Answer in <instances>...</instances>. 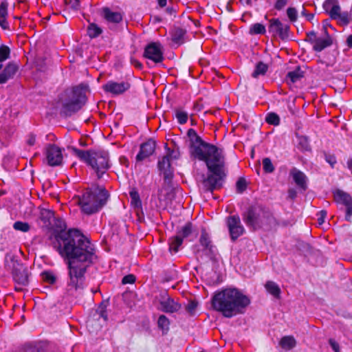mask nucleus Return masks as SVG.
I'll return each instance as SVG.
<instances>
[{
  "mask_svg": "<svg viewBox=\"0 0 352 352\" xmlns=\"http://www.w3.org/2000/svg\"><path fill=\"white\" fill-rule=\"evenodd\" d=\"M60 232L56 235L57 250L60 256L67 259L69 280L68 291L82 289L85 284V274L87 267L96 258L95 250L91 242L78 230L63 231L66 228L64 221L56 219L53 221Z\"/></svg>",
  "mask_w": 352,
  "mask_h": 352,
  "instance_id": "f257e3e1",
  "label": "nucleus"
},
{
  "mask_svg": "<svg viewBox=\"0 0 352 352\" xmlns=\"http://www.w3.org/2000/svg\"><path fill=\"white\" fill-rule=\"evenodd\" d=\"M190 153L192 158L206 163L210 174L206 177L204 173H196V180L203 183L210 190L219 187L222 178L224 157L221 148L203 141L194 129H189Z\"/></svg>",
  "mask_w": 352,
  "mask_h": 352,
  "instance_id": "f03ea898",
  "label": "nucleus"
},
{
  "mask_svg": "<svg viewBox=\"0 0 352 352\" xmlns=\"http://www.w3.org/2000/svg\"><path fill=\"white\" fill-rule=\"evenodd\" d=\"M250 303L249 298L236 288H226L218 291L212 299L214 309L221 312L226 318L242 314Z\"/></svg>",
  "mask_w": 352,
  "mask_h": 352,
  "instance_id": "7ed1b4c3",
  "label": "nucleus"
},
{
  "mask_svg": "<svg viewBox=\"0 0 352 352\" xmlns=\"http://www.w3.org/2000/svg\"><path fill=\"white\" fill-rule=\"evenodd\" d=\"M108 192L102 186H93L87 190L78 199L82 211L87 214L98 212L107 203Z\"/></svg>",
  "mask_w": 352,
  "mask_h": 352,
  "instance_id": "20e7f679",
  "label": "nucleus"
},
{
  "mask_svg": "<svg viewBox=\"0 0 352 352\" xmlns=\"http://www.w3.org/2000/svg\"><path fill=\"white\" fill-rule=\"evenodd\" d=\"M87 89L86 85H80L73 89H67L58 101L62 112L67 116L80 109L86 102Z\"/></svg>",
  "mask_w": 352,
  "mask_h": 352,
  "instance_id": "39448f33",
  "label": "nucleus"
},
{
  "mask_svg": "<svg viewBox=\"0 0 352 352\" xmlns=\"http://www.w3.org/2000/svg\"><path fill=\"white\" fill-rule=\"evenodd\" d=\"M73 151L76 157L91 167L98 178H100L109 168V155L105 151L78 148H74Z\"/></svg>",
  "mask_w": 352,
  "mask_h": 352,
  "instance_id": "423d86ee",
  "label": "nucleus"
},
{
  "mask_svg": "<svg viewBox=\"0 0 352 352\" xmlns=\"http://www.w3.org/2000/svg\"><path fill=\"white\" fill-rule=\"evenodd\" d=\"M6 265L12 269L14 281L19 286H25L29 282V274L26 267L19 263L12 254H6Z\"/></svg>",
  "mask_w": 352,
  "mask_h": 352,
  "instance_id": "0eeeda50",
  "label": "nucleus"
},
{
  "mask_svg": "<svg viewBox=\"0 0 352 352\" xmlns=\"http://www.w3.org/2000/svg\"><path fill=\"white\" fill-rule=\"evenodd\" d=\"M177 153L174 151L168 150L166 155L163 156L158 161V168L160 173L163 175L165 181H170L173 177V169L170 162L172 159H176Z\"/></svg>",
  "mask_w": 352,
  "mask_h": 352,
  "instance_id": "6e6552de",
  "label": "nucleus"
},
{
  "mask_svg": "<svg viewBox=\"0 0 352 352\" xmlns=\"http://www.w3.org/2000/svg\"><path fill=\"white\" fill-rule=\"evenodd\" d=\"M323 8L331 19H340L345 23L349 22L348 13H341V9L337 0H326L323 3Z\"/></svg>",
  "mask_w": 352,
  "mask_h": 352,
  "instance_id": "1a4fd4ad",
  "label": "nucleus"
},
{
  "mask_svg": "<svg viewBox=\"0 0 352 352\" xmlns=\"http://www.w3.org/2000/svg\"><path fill=\"white\" fill-rule=\"evenodd\" d=\"M269 32L273 36H278L282 40H286L289 38V25L282 23L278 19H272L270 21Z\"/></svg>",
  "mask_w": 352,
  "mask_h": 352,
  "instance_id": "9d476101",
  "label": "nucleus"
},
{
  "mask_svg": "<svg viewBox=\"0 0 352 352\" xmlns=\"http://www.w3.org/2000/svg\"><path fill=\"white\" fill-rule=\"evenodd\" d=\"M192 233L191 223H186L184 226L177 235L172 237L169 241V250L170 252H177L179 246L182 244L183 240L188 238Z\"/></svg>",
  "mask_w": 352,
  "mask_h": 352,
  "instance_id": "9b49d317",
  "label": "nucleus"
},
{
  "mask_svg": "<svg viewBox=\"0 0 352 352\" xmlns=\"http://www.w3.org/2000/svg\"><path fill=\"white\" fill-rule=\"evenodd\" d=\"M144 56L148 60L155 63H161L163 59V50L159 43H151L144 49Z\"/></svg>",
  "mask_w": 352,
  "mask_h": 352,
  "instance_id": "f8f14e48",
  "label": "nucleus"
},
{
  "mask_svg": "<svg viewBox=\"0 0 352 352\" xmlns=\"http://www.w3.org/2000/svg\"><path fill=\"white\" fill-rule=\"evenodd\" d=\"M131 87V85L127 81L116 82L114 80H109L102 85L104 92L111 94L112 96H118L124 94Z\"/></svg>",
  "mask_w": 352,
  "mask_h": 352,
  "instance_id": "ddd939ff",
  "label": "nucleus"
},
{
  "mask_svg": "<svg viewBox=\"0 0 352 352\" xmlns=\"http://www.w3.org/2000/svg\"><path fill=\"white\" fill-rule=\"evenodd\" d=\"M45 155L47 163L51 166H58L63 162L62 150L54 144L47 145L45 148Z\"/></svg>",
  "mask_w": 352,
  "mask_h": 352,
  "instance_id": "4468645a",
  "label": "nucleus"
},
{
  "mask_svg": "<svg viewBox=\"0 0 352 352\" xmlns=\"http://www.w3.org/2000/svg\"><path fill=\"white\" fill-rule=\"evenodd\" d=\"M263 212L256 208H250L245 214L243 219L247 226L254 229L258 228L263 225L261 214Z\"/></svg>",
  "mask_w": 352,
  "mask_h": 352,
  "instance_id": "2eb2a0df",
  "label": "nucleus"
},
{
  "mask_svg": "<svg viewBox=\"0 0 352 352\" xmlns=\"http://www.w3.org/2000/svg\"><path fill=\"white\" fill-rule=\"evenodd\" d=\"M227 226L230 232L232 240L234 241L241 236L245 229L241 224L240 218L238 216H231L227 219Z\"/></svg>",
  "mask_w": 352,
  "mask_h": 352,
  "instance_id": "dca6fc26",
  "label": "nucleus"
},
{
  "mask_svg": "<svg viewBox=\"0 0 352 352\" xmlns=\"http://www.w3.org/2000/svg\"><path fill=\"white\" fill-rule=\"evenodd\" d=\"M155 143L154 141L150 140L140 146L139 153L136 156L138 161H142L145 158L151 156L155 151Z\"/></svg>",
  "mask_w": 352,
  "mask_h": 352,
  "instance_id": "f3484780",
  "label": "nucleus"
},
{
  "mask_svg": "<svg viewBox=\"0 0 352 352\" xmlns=\"http://www.w3.org/2000/svg\"><path fill=\"white\" fill-rule=\"evenodd\" d=\"M2 66V64H0V70ZM17 69L18 67L15 63H9L0 73V84H4L8 80L12 78L16 73Z\"/></svg>",
  "mask_w": 352,
  "mask_h": 352,
  "instance_id": "a211bd4d",
  "label": "nucleus"
},
{
  "mask_svg": "<svg viewBox=\"0 0 352 352\" xmlns=\"http://www.w3.org/2000/svg\"><path fill=\"white\" fill-rule=\"evenodd\" d=\"M161 309L167 313H174L181 308V305L173 298L166 297L160 301Z\"/></svg>",
  "mask_w": 352,
  "mask_h": 352,
  "instance_id": "6ab92c4d",
  "label": "nucleus"
},
{
  "mask_svg": "<svg viewBox=\"0 0 352 352\" xmlns=\"http://www.w3.org/2000/svg\"><path fill=\"white\" fill-rule=\"evenodd\" d=\"M290 175L292 177L297 186L304 190L306 189L307 177L302 171L294 168L290 170Z\"/></svg>",
  "mask_w": 352,
  "mask_h": 352,
  "instance_id": "aec40b11",
  "label": "nucleus"
},
{
  "mask_svg": "<svg viewBox=\"0 0 352 352\" xmlns=\"http://www.w3.org/2000/svg\"><path fill=\"white\" fill-rule=\"evenodd\" d=\"M333 197L337 203L343 204L345 206L352 203L351 196L340 189H337L333 192Z\"/></svg>",
  "mask_w": 352,
  "mask_h": 352,
  "instance_id": "412c9836",
  "label": "nucleus"
},
{
  "mask_svg": "<svg viewBox=\"0 0 352 352\" xmlns=\"http://www.w3.org/2000/svg\"><path fill=\"white\" fill-rule=\"evenodd\" d=\"M8 3L6 1H3L0 3V27L3 30L9 29V23L7 21L8 16Z\"/></svg>",
  "mask_w": 352,
  "mask_h": 352,
  "instance_id": "4be33fe9",
  "label": "nucleus"
},
{
  "mask_svg": "<svg viewBox=\"0 0 352 352\" xmlns=\"http://www.w3.org/2000/svg\"><path fill=\"white\" fill-rule=\"evenodd\" d=\"M102 12L104 19L109 22L118 23L122 20V15L119 12H113L108 8H105Z\"/></svg>",
  "mask_w": 352,
  "mask_h": 352,
  "instance_id": "5701e85b",
  "label": "nucleus"
},
{
  "mask_svg": "<svg viewBox=\"0 0 352 352\" xmlns=\"http://www.w3.org/2000/svg\"><path fill=\"white\" fill-rule=\"evenodd\" d=\"M331 39L329 35L325 37H318L314 41V49L317 52H320L324 48L331 45Z\"/></svg>",
  "mask_w": 352,
  "mask_h": 352,
  "instance_id": "b1692460",
  "label": "nucleus"
},
{
  "mask_svg": "<svg viewBox=\"0 0 352 352\" xmlns=\"http://www.w3.org/2000/svg\"><path fill=\"white\" fill-rule=\"evenodd\" d=\"M46 350L45 342L29 343L24 346L23 352H45Z\"/></svg>",
  "mask_w": 352,
  "mask_h": 352,
  "instance_id": "393cba45",
  "label": "nucleus"
},
{
  "mask_svg": "<svg viewBox=\"0 0 352 352\" xmlns=\"http://www.w3.org/2000/svg\"><path fill=\"white\" fill-rule=\"evenodd\" d=\"M40 217L46 226H52L53 221H55L54 212L47 209H42L40 212Z\"/></svg>",
  "mask_w": 352,
  "mask_h": 352,
  "instance_id": "a878e982",
  "label": "nucleus"
},
{
  "mask_svg": "<svg viewBox=\"0 0 352 352\" xmlns=\"http://www.w3.org/2000/svg\"><path fill=\"white\" fill-rule=\"evenodd\" d=\"M265 287L268 293L272 295L274 297L278 298L280 296V289L278 285L273 281H267Z\"/></svg>",
  "mask_w": 352,
  "mask_h": 352,
  "instance_id": "bb28decb",
  "label": "nucleus"
},
{
  "mask_svg": "<svg viewBox=\"0 0 352 352\" xmlns=\"http://www.w3.org/2000/svg\"><path fill=\"white\" fill-rule=\"evenodd\" d=\"M280 344L283 349L289 350L296 345V340L292 336H285L280 340Z\"/></svg>",
  "mask_w": 352,
  "mask_h": 352,
  "instance_id": "cd10ccee",
  "label": "nucleus"
},
{
  "mask_svg": "<svg viewBox=\"0 0 352 352\" xmlns=\"http://www.w3.org/2000/svg\"><path fill=\"white\" fill-rule=\"evenodd\" d=\"M268 67L266 64L263 62H259L256 65L255 69L253 72L252 76L254 78H258L260 76H264L267 72Z\"/></svg>",
  "mask_w": 352,
  "mask_h": 352,
  "instance_id": "c85d7f7f",
  "label": "nucleus"
},
{
  "mask_svg": "<svg viewBox=\"0 0 352 352\" xmlns=\"http://www.w3.org/2000/svg\"><path fill=\"white\" fill-rule=\"evenodd\" d=\"M266 32L265 25L261 23H256L252 24L250 27L249 32L250 34H263Z\"/></svg>",
  "mask_w": 352,
  "mask_h": 352,
  "instance_id": "c756f323",
  "label": "nucleus"
},
{
  "mask_svg": "<svg viewBox=\"0 0 352 352\" xmlns=\"http://www.w3.org/2000/svg\"><path fill=\"white\" fill-rule=\"evenodd\" d=\"M175 116L181 124H185L188 120V113L181 108L175 109Z\"/></svg>",
  "mask_w": 352,
  "mask_h": 352,
  "instance_id": "7c9ffc66",
  "label": "nucleus"
},
{
  "mask_svg": "<svg viewBox=\"0 0 352 352\" xmlns=\"http://www.w3.org/2000/svg\"><path fill=\"white\" fill-rule=\"evenodd\" d=\"M157 324L159 328H160L163 331V332L167 331L169 329V320L164 315H162L159 317Z\"/></svg>",
  "mask_w": 352,
  "mask_h": 352,
  "instance_id": "2f4dec72",
  "label": "nucleus"
},
{
  "mask_svg": "<svg viewBox=\"0 0 352 352\" xmlns=\"http://www.w3.org/2000/svg\"><path fill=\"white\" fill-rule=\"evenodd\" d=\"M262 164L265 173H272V172H274L275 168L272 162V160L269 157L263 158Z\"/></svg>",
  "mask_w": 352,
  "mask_h": 352,
  "instance_id": "473e14b6",
  "label": "nucleus"
},
{
  "mask_svg": "<svg viewBox=\"0 0 352 352\" xmlns=\"http://www.w3.org/2000/svg\"><path fill=\"white\" fill-rule=\"evenodd\" d=\"M102 32L101 29L96 25L92 23L90 24L87 29V34L91 38L98 36Z\"/></svg>",
  "mask_w": 352,
  "mask_h": 352,
  "instance_id": "72a5a7b5",
  "label": "nucleus"
},
{
  "mask_svg": "<svg viewBox=\"0 0 352 352\" xmlns=\"http://www.w3.org/2000/svg\"><path fill=\"white\" fill-rule=\"evenodd\" d=\"M10 54V48L4 45L0 46V63H2L7 60Z\"/></svg>",
  "mask_w": 352,
  "mask_h": 352,
  "instance_id": "f704fd0d",
  "label": "nucleus"
},
{
  "mask_svg": "<svg viewBox=\"0 0 352 352\" xmlns=\"http://www.w3.org/2000/svg\"><path fill=\"white\" fill-rule=\"evenodd\" d=\"M265 120L267 123L277 126L280 123L279 116L275 113H270L267 115Z\"/></svg>",
  "mask_w": 352,
  "mask_h": 352,
  "instance_id": "c9c22d12",
  "label": "nucleus"
},
{
  "mask_svg": "<svg viewBox=\"0 0 352 352\" xmlns=\"http://www.w3.org/2000/svg\"><path fill=\"white\" fill-rule=\"evenodd\" d=\"M184 34L185 32L182 29L178 28L175 30L173 34V41L177 43H182Z\"/></svg>",
  "mask_w": 352,
  "mask_h": 352,
  "instance_id": "e433bc0d",
  "label": "nucleus"
},
{
  "mask_svg": "<svg viewBox=\"0 0 352 352\" xmlns=\"http://www.w3.org/2000/svg\"><path fill=\"white\" fill-rule=\"evenodd\" d=\"M302 76L299 70L289 72L287 75V79L289 80L292 82H297L299 79H300Z\"/></svg>",
  "mask_w": 352,
  "mask_h": 352,
  "instance_id": "4c0bfd02",
  "label": "nucleus"
},
{
  "mask_svg": "<svg viewBox=\"0 0 352 352\" xmlns=\"http://www.w3.org/2000/svg\"><path fill=\"white\" fill-rule=\"evenodd\" d=\"M200 243L202 246L212 251V246L210 244V241L206 234H202L200 238Z\"/></svg>",
  "mask_w": 352,
  "mask_h": 352,
  "instance_id": "58836bf2",
  "label": "nucleus"
},
{
  "mask_svg": "<svg viewBox=\"0 0 352 352\" xmlns=\"http://www.w3.org/2000/svg\"><path fill=\"white\" fill-rule=\"evenodd\" d=\"M130 197L131 198V204L133 205L135 208H140L141 206V201L140 200L138 192L135 191L131 192Z\"/></svg>",
  "mask_w": 352,
  "mask_h": 352,
  "instance_id": "ea45409f",
  "label": "nucleus"
},
{
  "mask_svg": "<svg viewBox=\"0 0 352 352\" xmlns=\"http://www.w3.org/2000/svg\"><path fill=\"white\" fill-rule=\"evenodd\" d=\"M13 227L15 230L22 232H27L30 229V226L27 223H23L21 221L15 222Z\"/></svg>",
  "mask_w": 352,
  "mask_h": 352,
  "instance_id": "a19ab883",
  "label": "nucleus"
},
{
  "mask_svg": "<svg viewBox=\"0 0 352 352\" xmlns=\"http://www.w3.org/2000/svg\"><path fill=\"white\" fill-rule=\"evenodd\" d=\"M287 15L290 21L295 22L297 20L298 12L294 8H289L287 10Z\"/></svg>",
  "mask_w": 352,
  "mask_h": 352,
  "instance_id": "79ce46f5",
  "label": "nucleus"
},
{
  "mask_svg": "<svg viewBox=\"0 0 352 352\" xmlns=\"http://www.w3.org/2000/svg\"><path fill=\"white\" fill-rule=\"evenodd\" d=\"M197 307V302L195 300H190L186 305V311L190 315H193Z\"/></svg>",
  "mask_w": 352,
  "mask_h": 352,
  "instance_id": "37998d69",
  "label": "nucleus"
},
{
  "mask_svg": "<svg viewBox=\"0 0 352 352\" xmlns=\"http://www.w3.org/2000/svg\"><path fill=\"white\" fill-rule=\"evenodd\" d=\"M42 276L45 280H46L50 283H53L56 280V277L54 276V275L52 272H43Z\"/></svg>",
  "mask_w": 352,
  "mask_h": 352,
  "instance_id": "c03bdc74",
  "label": "nucleus"
},
{
  "mask_svg": "<svg viewBox=\"0 0 352 352\" xmlns=\"http://www.w3.org/2000/svg\"><path fill=\"white\" fill-rule=\"evenodd\" d=\"M246 188V182L244 179H239L236 182V188L239 192H243Z\"/></svg>",
  "mask_w": 352,
  "mask_h": 352,
  "instance_id": "a18cd8bd",
  "label": "nucleus"
},
{
  "mask_svg": "<svg viewBox=\"0 0 352 352\" xmlns=\"http://www.w3.org/2000/svg\"><path fill=\"white\" fill-rule=\"evenodd\" d=\"M135 281V277L133 274H129L123 277L122 284H132Z\"/></svg>",
  "mask_w": 352,
  "mask_h": 352,
  "instance_id": "49530a36",
  "label": "nucleus"
},
{
  "mask_svg": "<svg viewBox=\"0 0 352 352\" xmlns=\"http://www.w3.org/2000/svg\"><path fill=\"white\" fill-rule=\"evenodd\" d=\"M96 312L98 314L99 318H102L104 322L107 321V314L106 310L104 309L103 307H100L97 310Z\"/></svg>",
  "mask_w": 352,
  "mask_h": 352,
  "instance_id": "de8ad7c7",
  "label": "nucleus"
},
{
  "mask_svg": "<svg viewBox=\"0 0 352 352\" xmlns=\"http://www.w3.org/2000/svg\"><path fill=\"white\" fill-rule=\"evenodd\" d=\"M327 216V212L325 210H321L318 214V222L320 225L324 222V219Z\"/></svg>",
  "mask_w": 352,
  "mask_h": 352,
  "instance_id": "09e8293b",
  "label": "nucleus"
},
{
  "mask_svg": "<svg viewBox=\"0 0 352 352\" xmlns=\"http://www.w3.org/2000/svg\"><path fill=\"white\" fill-rule=\"evenodd\" d=\"M36 142V136L35 135L31 133L28 135V140H27V143L28 145L30 146H33L34 145Z\"/></svg>",
  "mask_w": 352,
  "mask_h": 352,
  "instance_id": "8fccbe9b",
  "label": "nucleus"
},
{
  "mask_svg": "<svg viewBox=\"0 0 352 352\" xmlns=\"http://www.w3.org/2000/svg\"><path fill=\"white\" fill-rule=\"evenodd\" d=\"M346 207V219L349 221L352 215V203L349 204Z\"/></svg>",
  "mask_w": 352,
  "mask_h": 352,
  "instance_id": "3c124183",
  "label": "nucleus"
},
{
  "mask_svg": "<svg viewBox=\"0 0 352 352\" xmlns=\"http://www.w3.org/2000/svg\"><path fill=\"white\" fill-rule=\"evenodd\" d=\"M329 344L335 352H339L338 344L333 340H329Z\"/></svg>",
  "mask_w": 352,
  "mask_h": 352,
  "instance_id": "603ef678",
  "label": "nucleus"
},
{
  "mask_svg": "<svg viewBox=\"0 0 352 352\" xmlns=\"http://www.w3.org/2000/svg\"><path fill=\"white\" fill-rule=\"evenodd\" d=\"M308 39L314 44V41L315 39H317L318 37L316 36V34L314 32H311L307 34Z\"/></svg>",
  "mask_w": 352,
  "mask_h": 352,
  "instance_id": "864d4df0",
  "label": "nucleus"
},
{
  "mask_svg": "<svg viewBox=\"0 0 352 352\" xmlns=\"http://www.w3.org/2000/svg\"><path fill=\"white\" fill-rule=\"evenodd\" d=\"M285 4H286V1H285V0H278V1L276 2V7L278 9H280V8H283Z\"/></svg>",
  "mask_w": 352,
  "mask_h": 352,
  "instance_id": "5fc2aeb1",
  "label": "nucleus"
},
{
  "mask_svg": "<svg viewBox=\"0 0 352 352\" xmlns=\"http://www.w3.org/2000/svg\"><path fill=\"white\" fill-rule=\"evenodd\" d=\"M327 161L331 164L332 167L336 163V160L333 156H329L327 157Z\"/></svg>",
  "mask_w": 352,
  "mask_h": 352,
  "instance_id": "6e6d98bb",
  "label": "nucleus"
},
{
  "mask_svg": "<svg viewBox=\"0 0 352 352\" xmlns=\"http://www.w3.org/2000/svg\"><path fill=\"white\" fill-rule=\"evenodd\" d=\"M346 44L349 47H352V34L348 36L346 39Z\"/></svg>",
  "mask_w": 352,
  "mask_h": 352,
  "instance_id": "4d7b16f0",
  "label": "nucleus"
},
{
  "mask_svg": "<svg viewBox=\"0 0 352 352\" xmlns=\"http://www.w3.org/2000/svg\"><path fill=\"white\" fill-rule=\"evenodd\" d=\"M347 168L351 171L352 174V158L349 159L346 162Z\"/></svg>",
  "mask_w": 352,
  "mask_h": 352,
  "instance_id": "13d9d810",
  "label": "nucleus"
},
{
  "mask_svg": "<svg viewBox=\"0 0 352 352\" xmlns=\"http://www.w3.org/2000/svg\"><path fill=\"white\" fill-rule=\"evenodd\" d=\"M157 1L161 7H164L166 5V0H157Z\"/></svg>",
  "mask_w": 352,
  "mask_h": 352,
  "instance_id": "bf43d9fd",
  "label": "nucleus"
},
{
  "mask_svg": "<svg viewBox=\"0 0 352 352\" xmlns=\"http://www.w3.org/2000/svg\"><path fill=\"white\" fill-rule=\"evenodd\" d=\"M305 17L308 21H310L314 19V15L313 14H307Z\"/></svg>",
  "mask_w": 352,
  "mask_h": 352,
  "instance_id": "052dcab7",
  "label": "nucleus"
},
{
  "mask_svg": "<svg viewBox=\"0 0 352 352\" xmlns=\"http://www.w3.org/2000/svg\"><path fill=\"white\" fill-rule=\"evenodd\" d=\"M302 144H303L304 148L305 149H307V146H308L307 145V139L305 138H302Z\"/></svg>",
  "mask_w": 352,
  "mask_h": 352,
  "instance_id": "680f3d73",
  "label": "nucleus"
},
{
  "mask_svg": "<svg viewBox=\"0 0 352 352\" xmlns=\"http://www.w3.org/2000/svg\"><path fill=\"white\" fill-rule=\"evenodd\" d=\"M307 14V12H306V10L303 8H302V10L301 11V14H302V16H305Z\"/></svg>",
  "mask_w": 352,
  "mask_h": 352,
  "instance_id": "e2e57ef3",
  "label": "nucleus"
},
{
  "mask_svg": "<svg viewBox=\"0 0 352 352\" xmlns=\"http://www.w3.org/2000/svg\"><path fill=\"white\" fill-rule=\"evenodd\" d=\"M289 196L293 198L295 196V192L290 190L289 191Z\"/></svg>",
  "mask_w": 352,
  "mask_h": 352,
  "instance_id": "0e129e2a",
  "label": "nucleus"
},
{
  "mask_svg": "<svg viewBox=\"0 0 352 352\" xmlns=\"http://www.w3.org/2000/svg\"><path fill=\"white\" fill-rule=\"evenodd\" d=\"M74 8L75 9H78V1H76V4H75V5L74 6Z\"/></svg>",
  "mask_w": 352,
  "mask_h": 352,
  "instance_id": "69168bd1",
  "label": "nucleus"
},
{
  "mask_svg": "<svg viewBox=\"0 0 352 352\" xmlns=\"http://www.w3.org/2000/svg\"><path fill=\"white\" fill-rule=\"evenodd\" d=\"M16 289L20 290L21 287H16Z\"/></svg>",
  "mask_w": 352,
  "mask_h": 352,
  "instance_id": "338daca9",
  "label": "nucleus"
}]
</instances>
